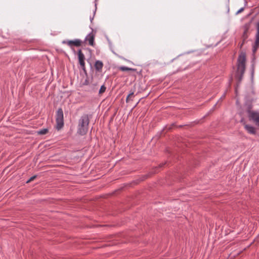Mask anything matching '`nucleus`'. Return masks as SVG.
Listing matches in <instances>:
<instances>
[{
  "mask_svg": "<svg viewBox=\"0 0 259 259\" xmlns=\"http://www.w3.org/2000/svg\"><path fill=\"white\" fill-rule=\"evenodd\" d=\"M106 90V87L104 85H102L100 89L99 93L102 94L105 92Z\"/></svg>",
  "mask_w": 259,
  "mask_h": 259,
  "instance_id": "nucleus-14",
  "label": "nucleus"
},
{
  "mask_svg": "<svg viewBox=\"0 0 259 259\" xmlns=\"http://www.w3.org/2000/svg\"><path fill=\"white\" fill-rule=\"evenodd\" d=\"M90 122L89 116L88 114H83L78 120L77 126V133L81 136L87 134L89 130Z\"/></svg>",
  "mask_w": 259,
  "mask_h": 259,
  "instance_id": "nucleus-2",
  "label": "nucleus"
},
{
  "mask_svg": "<svg viewBox=\"0 0 259 259\" xmlns=\"http://www.w3.org/2000/svg\"><path fill=\"white\" fill-rule=\"evenodd\" d=\"M256 47L259 46V33H256L254 44Z\"/></svg>",
  "mask_w": 259,
  "mask_h": 259,
  "instance_id": "nucleus-13",
  "label": "nucleus"
},
{
  "mask_svg": "<svg viewBox=\"0 0 259 259\" xmlns=\"http://www.w3.org/2000/svg\"><path fill=\"white\" fill-rule=\"evenodd\" d=\"M134 93L133 92H132L130 94L128 95L126 98V102L128 103L130 101L133 100V98L134 97Z\"/></svg>",
  "mask_w": 259,
  "mask_h": 259,
  "instance_id": "nucleus-11",
  "label": "nucleus"
},
{
  "mask_svg": "<svg viewBox=\"0 0 259 259\" xmlns=\"http://www.w3.org/2000/svg\"><path fill=\"white\" fill-rule=\"evenodd\" d=\"M247 113L249 119L254 121L259 126V112L248 110Z\"/></svg>",
  "mask_w": 259,
  "mask_h": 259,
  "instance_id": "nucleus-4",
  "label": "nucleus"
},
{
  "mask_svg": "<svg viewBox=\"0 0 259 259\" xmlns=\"http://www.w3.org/2000/svg\"><path fill=\"white\" fill-rule=\"evenodd\" d=\"M96 32H93L92 31L91 33L88 34L85 37L84 41H88L89 45L94 46L95 45V37Z\"/></svg>",
  "mask_w": 259,
  "mask_h": 259,
  "instance_id": "nucleus-7",
  "label": "nucleus"
},
{
  "mask_svg": "<svg viewBox=\"0 0 259 259\" xmlns=\"http://www.w3.org/2000/svg\"><path fill=\"white\" fill-rule=\"evenodd\" d=\"M249 24H246L244 25V32H243V35L244 36L247 32V31L248 30V29H249Z\"/></svg>",
  "mask_w": 259,
  "mask_h": 259,
  "instance_id": "nucleus-15",
  "label": "nucleus"
},
{
  "mask_svg": "<svg viewBox=\"0 0 259 259\" xmlns=\"http://www.w3.org/2000/svg\"><path fill=\"white\" fill-rule=\"evenodd\" d=\"M245 53H241L237 59V70L235 77L238 79V83H240L242 79L245 70Z\"/></svg>",
  "mask_w": 259,
  "mask_h": 259,
  "instance_id": "nucleus-1",
  "label": "nucleus"
},
{
  "mask_svg": "<svg viewBox=\"0 0 259 259\" xmlns=\"http://www.w3.org/2000/svg\"><path fill=\"white\" fill-rule=\"evenodd\" d=\"M254 71V68L253 65H252V70H251V75H252V76H253V75Z\"/></svg>",
  "mask_w": 259,
  "mask_h": 259,
  "instance_id": "nucleus-20",
  "label": "nucleus"
},
{
  "mask_svg": "<svg viewBox=\"0 0 259 259\" xmlns=\"http://www.w3.org/2000/svg\"><path fill=\"white\" fill-rule=\"evenodd\" d=\"M244 128L247 132L250 134L254 135L256 134V130L254 127L248 125L244 123Z\"/></svg>",
  "mask_w": 259,
  "mask_h": 259,
  "instance_id": "nucleus-9",
  "label": "nucleus"
},
{
  "mask_svg": "<svg viewBox=\"0 0 259 259\" xmlns=\"http://www.w3.org/2000/svg\"><path fill=\"white\" fill-rule=\"evenodd\" d=\"M225 96V94H224V95H223V96L220 98V100H222V99L224 98Z\"/></svg>",
  "mask_w": 259,
  "mask_h": 259,
  "instance_id": "nucleus-22",
  "label": "nucleus"
},
{
  "mask_svg": "<svg viewBox=\"0 0 259 259\" xmlns=\"http://www.w3.org/2000/svg\"><path fill=\"white\" fill-rule=\"evenodd\" d=\"M62 43L63 44L67 45L71 48L73 46L77 47L81 46L82 41L79 39H75L74 40H64L62 41Z\"/></svg>",
  "mask_w": 259,
  "mask_h": 259,
  "instance_id": "nucleus-5",
  "label": "nucleus"
},
{
  "mask_svg": "<svg viewBox=\"0 0 259 259\" xmlns=\"http://www.w3.org/2000/svg\"><path fill=\"white\" fill-rule=\"evenodd\" d=\"M225 96V94H224V95H223V96L220 98V100H222V99L224 98Z\"/></svg>",
  "mask_w": 259,
  "mask_h": 259,
  "instance_id": "nucleus-21",
  "label": "nucleus"
},
{
  "mask_svg": "<svg viewBox=\"0 0 259 259\" xmlns=\"http://www.w3.org/2000/svg\"><path fill=\"white\" fill-rule=\"evenodd\" d=\"M244 10V7L241 8L236 13V15H238L242 12Z\"/></svg>",
  "mask_w": 259,
  "mask_h": 259,
  "instance_id": "nucleus-18",
  "label": "nucleus"
},
{
  "mask_svg": "<svg viewBox=\"0 0 259 259\" xmlns=\"http://www.w3.org/2000/svg\"><path fill=\"white\" fill-rule=\"evenodd\" d=\"M256 33H259V22L256 24Z\"/></svg>",
  "mask_w": 259,
  "mask_h": 259,
  "instance_id": "nucleus-19",
  "label": "nucleus"
},
{
  "mask_svg": "<svg viewBox=\"0 0 259 259\" xmlns=\"http://www.w3.org/2000/svg\"><path fill=\"white\" fill-rule=\"evenodd\" d=\"M90 19H91V21H92V20L93 19V18H90Z\"/></svg>",
  "mask_w": 259,
  "mask_h": 259,
  "instance_id": "nucleus-26",
  "label": "nucleus"
},
{
  "mask_svg": "<svg viewBox=\"0 0 259 259\" xmlns=\"http://www.w3.org/2000/svg\"><path fill=\"white\" fill-rule=\"evenodd\" d=\"M119 69L122 71H135V69L130 68L126 66H120L119 67Z\"/></svg>",
  "mask_w": 259,
  "mask_h": 259,
  "instance_id": "nucleus-10",
  "label": "nucleus"
},
{
  "mask_svg": "<svg viewBox=\"0 0 259 259\" xmlns=\"http://www.w3.org/2000/svg\"><path fill=\"white\" fill-rule=\"evenodd\" d=\"M243 42H242L241 44H240V48H241L243 46Z\"/></svg>",
  "mask_w": 259,
  "mask_h": 259,
  "instance_id": "nucleus-24",
  "label": "nucleus"
},
{
  "mask_svg": "<svg viewBox=\"0 0 259 259\" xmlns=\"http://www.w3.org/2000/svg\"><path fill=\"white\" fill-rule=\"evenodd\" d=\"M95 70L98 72H101L103 67V63L101 61L97 60L94 64Z\"/></svg>",
  "mask_w": 259,
  "mask_h": 259,
  "instance_id": "nucleus-8",
  "label": "nucleus"
},
{
  "mask_svg": "<svg viewBox=\"0 0 259 259\" xmlns=\"http://www.w3.org/2000/svg\"><path fill=\"white\" fill-rule=\"evenodd\" d=\"M48 132V128L41 129L37 132V134L40 135H45Z\"/></svg>",
  "mask_w": 259,
  "mask_h": 259,
  "instance_id": "nucleus-12",
  "label": "nucleus"
},
{
  "mask_svg": "<svg viewBox=\"0 0 259 259\" xmlns=\"http://www.w3.org/2000/svg\"><path fill=\"white\" fill-rule=\"evenodd\" d=\"M84 84H88V81L87 80L85 81V82H84Z\"/></svg>",
  "mask_w": 259,
  "mask_h": 259,
  "instance_id": "nucleus-23",
  "label": "nucleus"
},
{
  "mask_svg": "<svg viewBox=\"0 0 259 259\" xmlns=\"http://www.w3.org/2000/svg\"><path fill=\"white\" fill-rule=\"evenodd\" d=\"M36 178V175L31 177L27 181L26 183H28L31 182L32 181L34 180V179H35Z\"/></svg>",
  "mask_w": 259,
  "mask_h": 259,
  "instance_id": "nucleus-17",
  "label": "nucleus"
},
{
  "mask_svg": "<svg viewBox=\"0 0 259 259\" xmlns=\"http://www.w3.org/2000/svg\"><path fill=\"white\" fill-rule=\"evenodd\" d=\"M78 57L79 64L84 71H85V57L81 50L80 49L78 51Z\"/></svg>",
  "mask_w": 259,
  "mask_h": 259,
  "instance_id": "nucleus-6",
  "label": "nucleus"
},
{
  "mask_svg": "<svg viewBox=\"0 0 259 259\" xmlns=\"http://www.w3.org/2000/svg\"><path fill=\"white\" fill-rule=\"evenodd\" d=\"M244 5H245V6H246V5H247V2H246V1H245V4H244Z\"/></svg>",
  "mask_w": 259,
  "mask_h": 259,
  "instance_id": "nucleus-25",
  "label": "nucleus"
},
{
  "mask_svg": "<svg viewBox=\"0 0 259 259\" xmlns=\"http://www.w3.org/2000/svg\"><path fill=\"white\" fill-rule=\"evenodd\" d=\"M259 46L256 47L255 44L253 45L252 52L253 54L255 53Z\"/></svg>",
  "mask_w": 259,
  "mask_h": 259,
  "instance_id": "nucleus-16",
  "label": "nucleus"
},
{
  "mask_svg": "<svg viewBox=\"0 0 259 259\" xmlns=\"http://www.w3.org/2000/svg\"><path fill=\"white\" fill-rule=\"evenodd\" d=\"M56 121L57 130L61 129L64 125L63 111L62 108H59L56 112Z\"/></svg>",
  "mask_w": 259,
  "mask_h": 259,
  "instance_id": "nucleus-3",
  "label": "nucleus"
}]
</instances>
